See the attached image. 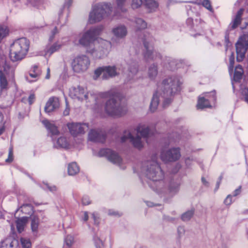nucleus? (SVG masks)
Masks as SVG:
<instances>
[{
    "label": "nucleus",
    "mask_w": 248,
    "mask_h": 248,
    "mask_svg": "<svg viewBox=\"0 0 248 248\" xmlns=\"http://www.w3.org/2000/svg\"><path fill=\"white\" fill-rule=\"evenodd\" d=\"M103 30L101 25L92 28L82 35L78 41L86 52L95 59L103 57L111 46L110 42L97 37Z\"/></svg>",
    "instance_id": "1"
},
{
    "label": "nucleus",
    "mask_w": 248,
    "mask_h": 248,
    "mask_svg": "<svg viewBox=\"0 0 248 248\" xmlns=\"http://www.w3.org/2000/svg\"><path fill=\"white\" fill-rule=\"evenodd\" d=\"M195 3L202 5L204 7L210 11H212L213 10L210 0H197V2Z\"/></svg>",
    "instance_id": "38"
},
{
    "label": "nucleus",
    "mask_w": 248,
    "mask_h": 248,
    "mask_svg": "<svg viewBox=\"0 0 248 248\" xmlns=\"http://www.w3.org/2000/svg\"><path fill=\"white\" fill-rule=\"evenodd\" d=\"M92 217L93 218V219L94 220V224L98 225L99 223V217H98V216L97 215L96 213H92Z\"/></svg>",
    "instance_id": "54"
},
{
    "label": "nucleus",
    "mask_w": 248,
    "mask_h": 248,
    "mask_svg": "<svg viewBox=\"0 0 248 248\" xmlns=\"http://www.w3.org/2000/svg\"><path fill=\"white\" fill-rule=\"evenodd\" d=\"M244 100L248 104V89H245L243 91Z\"/></svg>",
    "instance_id": "57"
},
{
    "label": "nucleus",
    "mask_w": 248,
    "mask_h": 248,
    "mask_svg": "<svg viewBox=\"0 0 248 248\" xmlns=\"http://www.w3.org/2000/svg\"><path fill=\"white\" fill-rule=\"evenodd\" d=\"M13 160V153L12 148H10L9 150L8 157L5 160L6 162L11 163Z\"/></svg>",
    "instance_id": "48"
},
{
    "label": "nucleus",
    "mask_w": 248,
    "mask_h": 248,
    "mask_svg": "<svg viewBox=\"0 0 248 248\" xmlns=\"http://www.w3.org/2000/svg\"><path fill=\"white\" fill-rule=\"evenodd\" d=\"M70 111V108L68 105L67 102H66V108L65 110L63 111V114L64 116H67L69 114Z\"/></svg>",
    "instance_id": "59"
},
{
    "label": "nucleus",
    "mask_w": 248,
    "mask_h": 248,
    "mask_svg": "<svg viewBox=\"0 0 248 248\" xmlns=\"http://www.w3.org/2000/svg\"><path fill=\"white\" fill-rule=\"evenodd\" d=\"M67 126L70 133L74 137L85 133L89 128L88 124L85 123H71Z\"/></svg>",
    "instance_id": "17"
},
{
    "label": "nucleus",
    "mask_w": 248,
    "mask_h": 248,
    "mask_svg": "<svg viewBox=\"0 0 248 248\" xmlns=\"http://www.w3.org/2000/svg\"><path fill=\"white\" fill-rule=\"evenodd\" d=\"M112 9L110 3L100 2L95 4L92 7L89 14V22L91 24H94L101 21L111 14Z\"/></svg>",
    "instance_id": "6"
},
{
    "label": "nucleus",
    "mask_w": 248,
    "mask_h": 248,
    "mask_svg": "<svg viewBox=\"0 0 248 248\" xmlns=\"http://www.w3.org/2000/svg\"><path fill=\"white\" fill-rule=\"evenodd\" d=\"M128 139L130 140V141L135 148L140 149L143 147V144L141 140V138L139 136L135 137L132 135L129 131H125L121 138V141L122 142H124Z\"/></svg>",
    "instance_id": "16"
},
{
    "label": "nucleus",
    "mask_w": 248,
    "mask_h": 248,
    "mask_svg": "<svg viewBox=\"0 0 248 248\" xmlns=\"http://www.w3.org/2000/svg\"><path fill=\"white\" fill-rule=\"evenodd\" d=\"M102 74H103L102 78L104 79L115 77L118 75L116 67L115 66H106L99 67L94 71V74L96 78L99 77Z\"/></svg>",
    "instance_id": "13"
},
{
    "label": "nucleus",
    "mask_w": 248,
    "mask_h": 248,
    "mask_svg": "<svg viewBox=\"0 0 248 248\" xmlns=\"http://www.w3.org/2000/svg\"><path fill=\"white\" fill-rule=\"evenodd\" d=\"M179 186L180 184L177 182H170L169 186H167L165 183L164 188L165 191L164 192L157 194L160 195H166L168 194L170 196H173L178 192Z\"/></svg>",
    "instance_id": "22"
},
{
    "label": "nucleus",
    "mask_w": 248,
    "mask_h": 248,
    "mask_svg": "<svg viewBox=\"0 0 248 248\" xmlns=\"http://www.w3.org/2000/svg\"><path fill=\"white\" fill-rule=\"evenodd\" d=\"M58 32L57 28L55 27L53 30L51 31V33L49 37V41L51 42L54 38L55 35Z\"/></svg>",
    "instance_id": "50"
},
{
    "label": "nucleus",
    "mask_w": 248,
    "mask_h": 248,
    "mask_svg": "<svg viewBox=\"0 0 248 248\" xmlns=\"http://www.w3.org/2000/svg\"><path fill=\"white\" fill-rule=\"evenodd\" d=\"M89 219L88 213L87 211L83 212V217L82 220L85 222H86Z\"/></svg>",
    "instance_id": "58"
},
{
    "label": "nucleus",
    "mask_w": 248,
    "mask_h": 248,
    "mask_svg": "<svg viewBox=\"0 0 248 248\" xmlns=\"http://www.w3.org/2000/svg\"><path fill=\"white\" fill-rule=\"evenodd\" d=\"M225 41L226 44V45L228 46L229 42V33L228 31H226L225 35Z\"/></svg>",
    "instance_id": "61"
},
{
    "label": "nucleus",
    "mask_w": 248,
    "mask_h": 248,
    "mask_svg": "<svg viewBox=\"0 0 248 248\" xmlns=\"http://www.w3.org/2000/svg\"><path fill=\"white\" fill-rule=\"evenodd\" d=\"M50 68L48 67L47 69V73H46V79H49L50 78Z\"/></svg>",
    "instance_id": "64"
},
{
    "label": "nucleus",
    "mask_w": 248,
    "mask_h": 248,
    "mask_svg": "<svg viewBox=\"0 0 248 248\" xmlns=\"http://www.w3.org/2000/svg\"><path fill=\"white\" fill-rule=\"evenodd\" d=\"M143 45L145 48L144 53V57L147 61H157L158 59H161L162 56L160 53L154 50L153 48V38L149 37L148 38H144Z\"/></svg>",
    "instance_id": "10"
},
{
    "label": "nucleus",
    "mask_w": 248,
    "mask_h": 248,
    "mask_svg": "<svg viewBox=\"0 0 248 248\" xmlns=\"http://www.w3.org/2000/svg\"><path fill=\"white\" fill-rule=\"evenodd\" d=\"M163 65L170 70H173L180 66L177 63V61L170 57H166L164 60Z\"/></svg>",
    "instance_id": "27"
},
{
    "label": "nucleus",
    "mask_w": 248,
    "mask_h": 248,
    "mask_svg": "<svg viewBox=\"0 0 248 248\" xmlns=\"http://www.w3.org/2000/svg\"><path fill=\"white\" fill-rule=\"evenodd\" d=\"M106 138L105 133L100 130L92 129L88 134L89 140L93 142L103 143Z\"/></svg>",
    "instance_id": "18"
},
{
    "label": "nucleus",
    "mask_w": 248,
    "mask_h": 248,
    "mask_svg": "<svg viewBox=\"0 0 248 248\" xmlns=\"http://www.w3.org/2000/svg\"><path fill=\"white\" fill-rule=\"evenodd\" d=\"M108 214L109 215H112V216H120L119 213L117 212H115V211H111V210H109L108 211Z\"/></svg>",
    "instance_id": "63"
},
{
    "label": "nucleus",
    "mask_w": 248,
    "mask_h": 248,
    "mask_svg": "<svg viewBox=\"0 0 248 248\" xmlns=\"http://www.w3.org/2000/svg\"><path fill=\"white\" fill-rule=\"evenodd\" d=\"M134 22L136 24V28L138 30L144 29L147 27V23L141 18H136Z\"/></svg>",
    "instance_id": "37"
},
{
    "label": "nucleus",
    "mask_w": 248,
    "mask_h": 248,
    "mask_svg": "<svg viewBox=\"0 0 248 248\" xmlns=\"http://www.w3.org/2000/svg\"><path fill=\"white\" fill-rule=\"evenodd\" d=\"M18 210H20L21 212L23 214L30 216H31L33 212L32 206L29 203L23 204Z\"/></svg>",
    "instance_id": "34"
},
{
    "label": "nucleus",
    "mask_w": 248,
    "mask_h": 248,
    "mask_svg": "<svg viewBox=\"0 0 248 248\" xmlns=\"http://www.w3.org/2000/svg\"><path fill=\"white\" fill-rule=\"evenodd\" d=\"M42 0H30L31 4L34 6H38L42 3Z\"/></svg>",
    "instance_id": "55"
},
{
    "label": "nucleus",
    "mask_w": 248,
    "mask_h": 248,
    "mask_svg": "<svg viewBox=\"0 0 248 248\" xmlns=\"http://www.w3.org/2000/svg\"><path fill=\"white\" fill-rule=\"evenodd\" d=\"M20 242L23 248H30L31 247V243L29 239L21 238Z\"/></svg>",
    "instance_id": "42"
},
{
    "label": "nucleus",
    "mask_w": 248,
    "mask_h": 248,
    "mask_svg": "<svg viewBox=\"0 0 248 248\" xmlns=\"http://www.w3.org/2000/svg\"><path fill=\"white\" fill-rule=\"evenodd\" d=\"M27 222V218L25 217L19 218L16 220V229L19 233H21L24 231V228Z\"/></svg>",
    "instance_id": "29"
},
{
    "label": "nucleus",
    "mask_w": 248,
    "mask_h": 248,
    "mask_svg": "<svg viewBox=\"0 0 248 248\" xmlns=\"http://www.w3.org/2000/svg\"><path fill=\"white\" fill-rule=\"evenodd\" d=\"M41 74V72L40 70H37V71H35V73L32 72V71H31L29 75L30 77L32 78H37Z\"/></svg>",
    "instance_id": "52"
},
{
    "label": "nucleus",
    "mask_w": 248,
    "mask_h": 248,
    "mask_svg": "<svg viewBox=\"0 0 248 248\" xmlns=\"http://www.w3.org/2000/svg\"><path fill=\"white\" fill-rule=\"evenodd\" d=\"M128 77L127 81H130L133 79L134 77L138 72V63L135 61H131L128 63Z\"/></svg>",
    "instance_id": "23"
},
{
    "label": "nucleus",
    "mask_w": 248,
    "mask_h": 248,
    "mask_svg": "<svg viewBox=\"0 0 248 248\" xmlns=\"http://www.w3.org/2000/svg\"><path fill=\"white\" fill-rule=\"evenodd\" d=\"M244 34L240 36L235 44L236 59L239 62L242 61L245 56L246 51L248 48V23L243 28Z\"/></svg>",
    "instance_id": "9"
},
{
    "label": "nucleus",
    "mask_w": 248,
    "mask_h": 248,
    "mask_svg": "<svg viewBox=\"0 0 248 248\" xmlns=\"http://www.w3.org/2000/svg\"><path fill=\"white\" fill-rule=\"evenodd\" d=\"M181 156L180 148H172L168 151H163L161 153L160 157L163 161L172 162L178 160Z\"/></svg>",
    "instance_id": "12"
},
{
    "label": "nucleus",
    "mask_w": 248,
    "mask_h": 248,
    "mask_svg": "<svg viewBox=\"0 0 248 248\" xmlns=\"http://www.w3.org/2000/svg\"><path fill=\"white\" fill-rule=\"evenodd\" d=\"M194 214V211L192 210L187 211L184 213L182 216L181 218L184 221L189 220L193 216Z\"/></svg>",
    "instance_id": "41"
},
{
    "label": "nucleus",
    "mask_w": 248,
    "mask_h": 248,
    "mask_svg": "<svg viewBox=\"0 0 248 248\" xmlns=\"http://www.w3.org/2000/svg\"><path fill=\"white\" fill-rule=\"evenodd\" d=\"M31 228L32 232L34 234H37L39 224V219L35 215L31 216Z\"/></svg>",
    "instance_id": "31"
},
{
    "label": "nucleus",
    "mask_w": 248,
    "mask_h": 248,
    "mask_svg": "<svg viewBox=\"0 0 248 248\" xmlns=\"http://www.w3.org/2000/svg\"><path fill=\"white\" fill-rule=\"evenodd\" d=\"M54 146L56 148H66L68 146V143L65 138L60 137L57 140L56 143L54 144Z\"/></svg>",
    "instance_id": "36"
},
{
    "label": "nucleus",
    "mask_w": 248,
    "mask_h": 248,
    "mask_svg": "<svg viewBox=\"0 0 248 248\" xmlns=\"http://www.w3.org/2000/svg\"><path fill=\"white\" fill-rule=\"evenodd\" d=\"M216 99V96L215 92L205 93L203 96L199 97L197 107L198 109L210 108L211 102H215Z\"/></svg>",
    "instance_id": "14"
},
{
    "label": "nucleus",
    "mask_w": 248,
    "mask_h": 248,
    "mask_svg": "<svg viewBox=\"0 0 248 248\" xmlns=\"http://www.w3.org/2000/svg\"><path fill=\"white\" fill-rule=\"evenodd\" d=\"M59 106L60 102L59 98L56 97H51L46 102L45 107V110L46 113H50L58 108Z\"/></svg>",
    "instance_id": "21"
},
{
    "label": "nucleus",
    "mask_w": 248,
    "mask_h": 248,
    "mask_svg": "<svg viewBox=\"0 0 248 248\" xmlns=\"http://www.w3.org/2000/svg\"><path fill=\"white\" fill-rule=\"evenodd\" d=\"M15 68L11 66L6 61H0V86L2 89H7L8 80L15 81Z\"/></svg>",
    "instance_id": "7"
},
{
    "label": "nucleus",
    "mask_w": 248,
    "mask_h": 248,
    "mask_svg": "<svg viewBox=\"0 0 248 248\" xmlns=\"http://www.w3.org/2000/svg\"><path fill=\"white\" fill-rule=\"evenodd\" d=\"M72 1H73V0H65V2L64 6H67L68 7H69L71 5V4H72Z\"/></svg>",
    "instance_id": "62"
},
{
    "label": "nucleus",
    "mask_w": 248,
    "mask_h": 248,
    "mask_svg": "<svg viewBox=\"0 0 248 248\" xmlns=\"http://www.w3.org/2000/svg\"><path fill=\"white\" fill-rule=\"evenodd\" d=\"M35 98V95L33 93H31L28 98L23 97L21 101L25 103L28 102L30 105H31L34 102Z\"/></svg>",
    "instance_id": "43"
},
{
    "label": "nucleus",
    "mask_w": 248,
    "mask_h": 248,
    "mask_svg": "<svg viewBox=\"0 0 248 248\" xmlns=\"http://www.w3.org/2000/svg\"><path fill=\"white\" fill-rule=\"evenodd\" d=\"M62 46V44L59 42H56L52 44L48 45L46 48V55L49 56L55 52L59 51Z\"/></svg>",
    "instance_id": "26"
},
{
    "label": "nucleus",
    "mask_w": 248,
    "mask_h": 248,
    "mask_svg": "<svg viewBox=\"0 0 248 248\" xmlns=\"http://www.w3.org/2000/svg\"><path fill=\"white\" fill-rule=\"evenodd\" d=\"M158 73L157 66L155 63L151 64L148 68V76L151 79H154Z\"/></svg>",
    "instance_id": "33"
},
{
    "label": "nucleus",
    "mask_w": 248,
    "mask_h": 248,
    "mask_svg": "<svg viewBox=\"0 0 248 248\" xmlns=\"http://www.w3.org/2000/svg\"><path fill=\"white\" fill-rule=\"evenodd\" d=\"M98 155L100 156H106L114 164L120 165L122 162V158L118 154L110 149H102L99 151Z\"/></svg>",
    "instance_id": "15"
},
{
    "label": "nucleus",
    "mask_w": 248,
    "mask_h": 248,
    "mask_svg": "<svg viewBox=\"0 0 248 248\" xmlns=\"http://www.w3.org/2000/svg\"><path fill=\"white\" fill-rule=\"evenodd\" d=\"M143 4L149 12L155 11L158 6V3L155 0H142Z\"/></svg>",
    "instance_id": "28"
},
{
    "label": "nucleus",
    "mask_w": 248,
    "mask_h": 248,
    "mask_svg": "<svg viewBox=\"0 0 248 248\" xmlns=\"http://www.w3.org/2000/svg\"><path fill=\"white\" fill-rule=\"evenodd\" d=\"M181 83L180 78L176 76L164 79L153 96L150 105V111L154 112L156 110L160 97L163 101V107H168L171 103L172 96L180 91Z\"/></svg>",
    "instance_id": "2"
},
{
    "label": "nucleus",
    "mask_w": 248,
    "mask_h": 248,
    "mask_svg": "<svg viewBox=\"0 0 248 248\" xmlns=\"http://www.w3.org/2000/svg\"><path fill=\"white\" fill-rule=\"evenodd\" d=\"M93 240L96 248H102L104 247V244L97 234H94L93 237Z\"/></svg>",
    "instance_id": "39"
},
{
    "label": "nucleus",
    "mask_w": 248,
    "mask_h": 248,
    "mask_svg": "<svg viewBox=\"0 0 248 248\" xmlns=\"http://www.w3.org/2000/svg\"><path fill=\"white\" fill-rule=\"evenodd\" d=\"M82 203L84 205H87L91 203V201L89 197L87 195H84L82 198Z\"/></svg>",
    "instance_id": "51"
},
{
    "label": "nucleus",
    "mask_w": 248,
    "mask_h": 248,
    "mask_svg": "<svg viewBox=\"0 0 248 248\" xmlns=\"http://www.w3.org/2000/svg\"><path fill=\"white\" fill-rule=\"evenodd\" d=\"M143 4L142 0H132L131 6L132 9L139 8Z\"/></svg>",
    "instance_id": "44"
},
{
    "label": "nucleus",
    "mask_w": 248,
    "mask_h": 248,
    "mask_svg": "<svg viewBox=\"0 0 248 248\" xmlns=\"http://www.w3.org/2000/svg\"><path fill=\"white\" fill-rule=\"evenodd\" d=\"M229 71L230 73L232 72L233 70V65L234 63V55L232 53L229 58Z\"/></svg>",
    "instance_id": "45"
},
{
    "label": "nucleus",
    "mask_w": 248,
    "mask_h": 248,
    "mask_svg": "<svg viewBox=\"0 0 248 248\" xmlns=\"http://www.w3.org/2000/svg\"><path fill=\"white\" fill-rule=\"evenodd\" d=\"M90 62L85 55L79 56L75 58L72 63L73 70L77 73L85 71L89 67Z\"/></svg>",
    "instance_id": "11"
},
{
    "label": "nucleus",
    "mask_w": 248,
    "mask_h": 248,
    "mask_svg": "<svg viewBox=\"0 0 248 248\" xmlns=\"http://www.w3.org/2000/svg\"><path fill=\"white\" fill-rule=\"evenodd\" d=\"M224 203L226 205H230L232 203V196L228 195L224 201Z\"/></svg>",
    "instance_id": "53"
},
{
    "label": "nucleus",
    "mask_w": 248,
    "mask_h": 248,
    "mask_svg": "<svg viewBox=\"0 0 248 248\" xmlns=\"http://www.w3.org/2000/svg\"><path fill=\"white\" fill-rule=\"evenodd\" d=\"M79 171V167L76 162H72L69 164L68 167V173L70 175H74Z\"/></svg>",
    "instance_id": "35"
},
{
    "label": "nucleus",
    "mask_w": 248,
    "mask_h": 248,
    "mask_svg": "<svg viewBox=\"0 0 248 248\" xmlns=\"http://www.w3.org/2000/svg\"><path fill=\"white\" fill-rule=\"evenodd\" d=\"M127 27L123 24H119L112 29V33L117 39H124L127 34Z\"/></svg>",
    "instance_id": "19"
},
{
    "label": "nucleus",
    "mask_w": 248,
    "mask_h": 248,
    "mask_svg": "<svg viewBox=\"0 0 248 248\" xmlns=\"http://www.w3.org/2000/svg\"><path fill=\"white\" fill-rule=\"evenodd\" d=\"M30 42L26 38L16 40L10 46V58L13 62L21 61L26 55L29 48Z\"/></svg>",
    "instance_id": "5"
},
{
    "label": "nucleus",
    "mask_w": 248,
    "mask_h": 248,
    "mask_svg": "<svg viewBox=\"0 0 248 248\" xmlns=\"http://www.w3.org/2000/svg\"><path fill=\"white\" fill-rule=\"evenodd\" d=\"M42 123L46 128L52 134V135L58 134L59 131L58 130L57 127L53 124L50 123L47 120H44Z\"/></svg>",
    "instance_id": "30"
},
{
    "label": "nucleus",
    "mask_w": 248,
    "mask_h": 248,
    "mask_svg": "<svg viewBox=\"0 0 248 248\" xmlns=\"http://www.w3.org/2000/svg\"><path fill=\"white\" fill-rule=\"evenodd\" d=\"M241 186H240L238 188L236 189L233 193V196H236L239 195L241 192Z\"/></svg>",
    "instance_id": "60"
},
{
    "label": "nucleus",
    "mask_w": 248,
    "mask_h": 248,
    "mask_svg": "<svg viewBox=\"0 0 248 248\" xmlns=\"http://www.w3.org/2000/svg\"><path fill=\"white\" fill-rule=\"evenodd\" d=\"M74 242V237L73 236L68 235L65 238V244L68 247H71Z\"/></svg>",
    "instance_id": "47"
},
{
    "label": "nucleus",
    "mask_w": 248,
    "mask_h": 248,
    "mask_svg": "<svg viewBox=\"0 0 248 248\" xmlns=\"http://www.w3.org/2000/svg\"><path fill=\"white\" fill-rule=\"evenodd\" d=\"M185 233V230L182 226H179L177 228V234L178 237L180 238L184 236Z\"/></svg>",
    "instance_id": "49"
},
{
    "label": "nucleus",
    "mask_w": 248,
    "mask_h": 248,
    "mask_svg": "<svg viewBox=\"0 0 248 248\" xmlns=\"http://www.w3.org/2000/svg\"><path fill=\"white\" fill-rule=\"evenodd\" d=\"M18 246V240L11 236L6 237L0 243V248H17Z\"/></svg>",
    "instance_id": "20"
},
{
    "label": "nucleus",
    "mask_w": 248,
    "mask_h": 248,
    "mask_svg": "<svg viewBox=\"0 0 248 248\" xmlns=\"http://www.w3.org/2000/svg\"><path fill=\"white\" fill-rule=\"evenodd\" d=\"M118 8L120 9L122 12H124L126 9L124 8L126 0H116Z\"/></svg>",
    "instance_id": "46"
},
{
    "label": "nucleus",
    "mask_w": 248,
    "mask_h": 248,
    "mask_svg": "<svg viewBox=\"0 0 248 248\" xmlns=\"http://www.w3.org/2000/svg\"><path fill=\"white\" fill-rule=\"evenodd\" d=\"M136 131L138 134L144 138H147L152 134L153 133L148 126L145 124H140L136 128Z\"/></svg>",
    "instance_id": "25"
},
{
    "label": "nucleus",
    "mask_w": 248,
    "mask_h": 248,
    "mask_svg": "<svg viewBox=\"0 0 248 248\" xmlns=\"http://www.w3.org/2000/svg\"><path fill=\"white\" fill-rule=\"evenodd\" d=\"M69 95L72 98L80 101L97 103L96 95L88 92L87 88L80 86L72 87L69 91Z\"/></svg>",
    "instance_id": "8"
},
{
    "label": "nucleus",
    "mask_w": 248,
    "mask_h": 248,
    "mask_svg": "<svg viewBox=\"0 0 248 248\" xmlns=\"http://www.w3.org/2000/svg\"><path fill=\"white\" fill-rule=\"evenodd\" d=\"M157 156L155 155L151 160L143 163L141 171L150 182L149 186L156 193L164 192V173L156 162Z\"/></svg>",
    "instance_id": "3"
},
{
    "label": "nucleus",
    "mask_w": 248,
    "mask_h": 248,
    "mask_svg": "<svg viewBox=\"0 0 248 248\" xmlns=\"http://www.w3.org/2000/svg\"><path fill=\"white\" fill-rule=\"evenodd\" d=\"M244 73V71L241 65H237L234 70L233 79L236 82H238L241 79Z\"/></svg>",
    "instance_id": "32"
},
{
    "label": "nucleus",
    "mask_w": 248,
    "mask_h": 248,
    "mask_svg": "<svg viewBox=\"0 0 248 248\" xmlns=\"http://www.w3.org/2000/svg\"><path fill=\"white\" fill-rule=\"evenodd\" d=\"M8 33L7 27L5 25H0V42Z\"/></svg>",
    "instance_id": "40"
},
{
    "label": "nucleus",
    "mask_w": 248,
    "mask_h": 248,
    "mask_svg": "<svg viewBox=\"0 0 248 248\" xmlns=\"http://www.w3.org/2000/svg\"><path fill=\"white\" fill-rule=\"evenodd\" d=\"M45 185L46 187L51 192H55L57 190V187L55 186H50L47 184H46Z\"/></svg>",
    "instance_id": "56"
},
{
    "label": "nucleus",
    "mask_w": 248,
    "mask_h": 248,
    "mask_svg": "<svg viewBox=\"0 0 248 248\" xmlns=\"http://www.w3.org/2000/svg\"><path fill=\"white\" fill-rule=\"evenodd\" d=\"M244 9H240L237 13L235 18L232 20V22L230 24L229 26V29L233 30L236 28L241 22L242 16L244 12Z\"/></svg>",
    "instance_id": "24"
},
{
    "label": "nucleus",
    "mask_w": 248,
    "mask_h": 248,
    "mask_svg": "<svg viewBox=\"0 0 248 248\" xmlns=\"http://www.w3.org/2000/svg\"><path fill=\"white\" fill-rule=\"evenodd\" d=\"M105 96L109 97L105 105V111L109 116L119 118L124 115L127 108L122 102V94L115 90H111L105 93Z\"/></svg>",
    "instance_id": "4"
}]
</instances>
